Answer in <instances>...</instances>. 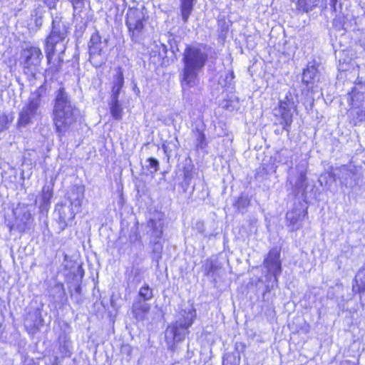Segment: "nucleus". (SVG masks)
<instances>
[{"instance_id": "nucleus-1", "label": "nucleus", "mask_w": 365, "mask_h": 365, "mask_svg": "<svg viewBox=\"0 0 365 365\" xmlns=\"http://www.w3.org/2000/svg\"><path fill=\"white\" fill-rule=\"evenodd\" d=\"M54 95L52 120L56 132L62 138L66 133L73 129L80 112L62 85L55 91Z\"/></svg>"}, {"instance_id": "nucleus-2", "label": "nucleus", "mask_w": 365, "mask_h": 365, "mask_svg": "<svg viewBox=\"0 0 365 365\" xmlns=\"http://www.w3.org/2000/svg\"><path fill=\"white\" fill-rule=\"evenodd\" d=\"M209 58L207 46L203 43L186 45L182 53L181 83L182 87L192 88L199 83V73L204 69Z\"/></svg>"}, {"instance_id": "nucleus-3", "label": "nucleus", "mask_w": 365, "mask_h": 365, "mask_svg": "<svg viewBox=\"0 0 365 365\" xmlns=\"http://www.w3.org/2000/svg\"><path fill=\"white\" fill-rule=\"evenodd\" d=\"M196 316V310L191 305L181 310L177 319L171 323L165 331L168 349L175 351V343L185 339L190 333L189 328L192 325Z\"/></svg>"}, {"instance_id": "nucleus-4", "label": "nucleus", "mask_w": 365, "mask_h": 365, "mask_svg": "<svg viewBox=\"0 0 365 365\" xmlns=\"http://www.w3.org/2000/svg\"><path fill=\"white\" fill-rule=\"evenodd\" d=\"M46 88L43 86L38 87L32 92L21 112L19 113L18 125L19 127H26L36 120L41 112L39 111L41 97L45 93Z\"/></svg>"}, {"instance_id": "nucleus-5", "label": "nucleus", "mask_w": 365, "mask_h": 365, "mask_svg": "<svg viewBox=\"0 0 365 365\" xmlns=\"http://www.w3.org/2000/svg\"><path fill=\"white\" fill-rule=\"evenodd\" d=\"M67 36V28L61 22L53 21L52 30L46 41V55L48 64L51 63L55 52L60 51L62 54L66 49L65 38Z\"/></svg>"}, {"instance_id": "nucleus-6", "label": "nucleus", "mask_w": 365, "mask_h": 365, "mask_svg": "<svg viewBox=\"0 0 365 365\" xmlns=\"http://www.w3.org/2000/svg\"><path fill=\"white\" fill-rule=\"evenodd\" d=\"M292 93L288 91L284 97L279 100V106L273 110L274 115L279 121L284 130L289 133L292 123L293 113L296 110Z\"/></svg>"}, {"instance_id": "nucleus-7", "label": "nucleus", "mask_w": 365, "mask_h": 365, "mask_svg": "<svg viewBox=\"0 0 365 365\" xmlns=\"http://www.w3.org/2000/svg\"><path fill=\"white\" fill-rule=\"evenodd\" d=\"M42 58L43 53L38 47L25 48L21 53V64L23 66L24 73L29 76L35 77Z\"/></svg>"}, {"instance_id": "nucleus-8", "label": "nucleus", "mask_w": 365, "mask_h": 365, "mask_svg": "<svg viewBox=\"0 0 365 365\" xmlns=\"http://www.w3.org/2000/svg\"><path fill=\"white\" fill-rule=\"evenodd\" d=\"M307 163L302 161L297 165L295 170L288 172L287 185L292 190L295 195L304 192L307 187Z\"/></svg>"}, {"instance_id": "nucleus-9", "label": "nucleus", "mask_w": 365, "mask_h": 365, "mask_svg": "<svg viewBox=\"0 0 365 365\" xmlns=\"http://www.w3.org/2000/svg\"><path fill=\"white\" fill-rule=\"evenodd\" d=\"M145 21V15L141 9L132 8L128 11L125 24L133 41H139L144 29Z\"/></svg>"}, {"instance_id": "nucleus-10", "label": "nucleus", "mask_w": 365, "mask_h": 365, "mask_svg": "<svg viewBox=\"0 0 365 365\" xmlns=\"http://www.w3.org/2000/svg\"><path fill=\"white\" fill-rule=\"evenodd\" d=\"M14 215L15 220L10 227L11 230L22 233L30 229L33 220L28 205L19 204L14 210Z\"/></svg>"}, {"instance_id": "nucleus-11", "label": "nucleus", "mask_w": 365, "mask_h": 365, "mask_svg": "<svg viewBox=\"0 0 365 365\" xmlns=\"http://www.w3.org/2000/svg\"><path fill=\"white\" fill-rule=\"evenodd\" d=\"M103 47L101 37L98 31L91 36L88 42L89 61L96 68L105 64L106 59L102 56Z\"/></svg>"}, {"instance_id": "nucleus-12", "label": "nucleus", "mask_w": 365, "mask_h": 365, "mask_svg": "<svg viewBox=\"0 0 365 365\" xmlns=\"http://www.w3.org/2000/svg\"><path fill=\"white\" fill-rule=\"evenodd\" d=\"M41 307L31 308L24 318V327L29 334H36L43 325L44 319L42 317Z\"/></svg>"}, {"instance_id": "nucleus-13", "label": "nucleus", "mask_w": 365, "mask_h": 365, "mask_svg": "<svg viewBox=\"0 0 365 365\" xmlns=\"http://www.w3.org/2000/svg\"><path fill=\"white\" fill-rule=\"evenodd\" d=\"M264 265L268 272L274 277V281L277 282V278L282 272L280 250L277 247L270 250L264 260Z\"/></svg>"}, {"instance_id": "nucleus-14", "label": "nucleus", "mask_w": 365, "mask_h": 365, "mask_svg": "<svg viewBox=\"0 0 365 365\" xmlns=\"http://www.w3.org/2000/svg\"><path fill=\"white\" fill-rule=\"evenodd\" d=\"M56 211L58 214V230L59 232L63 231L71 222L78 211H76L74 207L66 204L57 205Z\"/></svg>"}, {"instance_id": "nucleus-15", "label": "nucleus", "mask_w": 365, "mask_h": 365, "mask_svg": "<svg viewBox=\"0 0 365 365\" xmlns=\"http://www.w3.org/2000/svg\"><path fill=\"white\" fill-rule=\"evenodd\" d=\"M164 214L162 212H156L153 217L150 218L148 222V227L149 228L150 239L160 240L163 233V220Z\"/></svg>"}, {"instance_id": "nucleus-16", "label": "nucleus", "mask_w": 365, "mask_h": 365, "mask_svg": "<svg viewBox=\"0 0 365 365\" xmlns=\"http://www.w3.org/2000/svg\"><path fill=\"white\" fill-rule=\"evenodd\" d=\"M150 309V305L144 300L135 299L132 305V313L137 321H144L147 319Z\"/></svg>"}, {"instance_id": "nucleus-17", "label": "nucleus", "mask_w": 365, "mask_h": 365, "mask_svg": "<svg viewBox=\"0 0 365 365\" xmlns=\"http://www.w3.org/2000/svg\"><path fill=\"white\" fill-rule=\"evenodd\" d=\"M85 188L82 185H75L68 193V200L71 207H74L76 211H79L82 201L84 198Z\"/></svg>"}, {"instance_id": "nucleus-18", "label": "nucleus", "mask_w": 365, "mask_h": 365, "mask_svg": "<svg viewBox=\"0 0 365 365\" xmlns=\"http://www.w3.org/2000/svg\"><path fill=\"white\" fill-rule=\"evenodd\" d=\"M318 80L317 68L313 65L307 66L303 71L302 83L307 86V89L309 90Z\"/></svg>"}, {"instance_id": "nucleus-19", "label": "nucleus", "mask_w": 365, "mask_h": 365, "mask_svg": "<svg viewBox=\"0 0 365 365\" xmlns=\"http://www.w3.org/2000/svg\"><path fill=\"white\" fill-rule=\"evenodd\" d=\"M300 211L293 210L287 212L286 215V220L287 226L290 227L292 232L296 231L299 229L301 226L300 221Z\"/></svg>"}, {"instance_id": "nucleus-20", "label": "nucleus", "mask_w": 365, "mask_h": 365, "mask_svg": "<svg viewBox=\"0 0 365 365\" xmlns=\"http://www.w3.org/2000/svg\"><path fill=\"white\" fill-rule=\"evenodd\" d=\"M144 269L138 266H133L128 274V283L137 285L144 279Z\"/></svg>"}, {"instance_id": "nucleus-21", "label": "nucleus", "mask_w": 365, "mask_h": 365, "mask_svg": "<svg viewBox=\"0 0 365 365\" xmlns=\"http://www.w3.org/2000/svg\"><path fill=\"white\" fill-rule=\"evenodd\" d=\"M365 291V264L355 276L353 292L361 293Z\"/></svg>"}, {"instance_id": "nucleus-22", "label": "nucleus", "mask_w": 365, "mask_h": 365, "mask_svg": "<svg viewBox=\"0 0 365 365\" xmlns=\"http://www.w3.org/2000/svg\"><path fill=\"white\" fill-rule=\"evenodd\" d=\"M196 0H180V11L182 21L187 23L194 8Z\"/></svg>"}, {"instance_id": "nucleus-23", "label": "nucleus", "mask_w": 365, "mask_h": 365, "mask_svg": "<svg viewBox=\"0 0 365 365\" xmlns=\"http://www.w3.org/2000/svg\"><path fill=\"white\" fill-rule=\"evenodd\" d=\"M349 116L350 118V122L357 125L360 123L365 120V110L360 108H354L350 110Z\"/></svg>"}, {"instance_id": "nucleus-24", "label": "nucleus", "mask_w": 365, "mask_h": 365, "mask_svg": "<svg viewBox=\"0 0 365 365\" xmlns=\"http://www.w3.org/2000/svg\"><path fill=\"white\" fill-rule=\"evenodd\" d=\"M53 196V192L48 188L46 190L44 187L43 189L42 195H41V202L39 207L40 212L41 213L47 212L51 203V199Z\"/></svg>"}, {"instance_id": "nucleus-25", "label": "nucleus", "mask_w": 365, "mask_h": 365, "mask_svg": "<svg viewBox=\"0 0 365 365\" xmlns=\"http://www.w3.org/2000/svg\"><path fill=\"white\" fill-rule=\"evenodd\" d=\"M340 179L341 182L344 183L346 186H351L353 182V177L355 175V173L353 170H349L346 166L344 165L340 169ZM354 181H355L354 180Z\"/></svg>"}, {"instance_id": "nucleus-26", "label": "nucleus", "mask_w": 365, "mask_h": 365, "mask_svg": "<svg viewBox=\"0 0 365 365\" xmlns=\"http://www.w3.org/2000/svg\"><path fill=\"white\" fill-rule=\"evenodd\" d=\"M154 297L153 290L148 284H144L139 289L138 297L135 299L144 300L147 302Z\"/></svg>"}, {"instance_id": "nucleus-27", "label": "nucleus", "mask_w": 365, "mask_h": 365, "mask_svg": "<svg viewBox=\"0 0 365 365\" xmlns=\"http://www.w3.org/2000/svg\"><path fill=\"white\" fill-rule=\"evenodd\" d=\"M108 106L112 117L115 120H120L122 118L123 108L119 101H114L113 100H110Z\"/></svg>"}, {"instance_id": "nucleus-28", "label": "nucleus", "mask_w": 365, "mask_h": 365, "mask_svg": "<svg viewBox=\"0 0 365 365\" xmlns=\"http://www.w3.org/2000/svg\"><path fill=\"white\" fill-rule=\"evenodd\" d=\"M319 0H298L297 9L299 11L309 12L318 5Z\"/></svg>"}, {"instance_id": "nucleus-29", "label": "nucleus", "mask_w": 365, "mask_h": 365, "mask_svg": "<svg viewBox=\"0 0 365 365\" xmlns=\"http://www.w3.org/2000/svg\"><path fill=\"white\" fill-rule=\"evenodd\" d=\"M277 159L279 163L289 165V171L292 170V157L288 150H281L278 153Z\"/></svg>"}, {"instance_id": "nucleus-30", "label": "nucleus", "mask_w": 365, "mask_h": 365, "mask_svg": "<svg viewBox=\"0 0 365 365\" xmlns=\"http://www.w3.org/2000/svg\"><path fill=\"white\" fill-rule=\"evenodd\" d=\"M250 200L247 195H241L233 203V206L238 212H244L246 207L250 205Z\"/></svg>"}, {"instance_id": "nucleus-31", "label": "nucleus", "mask_w": 365, "mask_h": 365, "mask_svg": "<svg viewBox=\"0 0 365 365\" xmlns=\"http://www.w3.org/2000/svg\"><path fill=\"white\" fill-rule=\"evenodd\" d=\"M150 244L152 247V252L153 254V259L158 260L161 258V255L163 252V245L160 242V240L150 239Z\"/></svg>"}, {"instance_id": "nucleus-32", "label": "nucleus", "mask_w": 365, "mask_h": 365, "mask_svg": "<svg viewBox=\"0 0 365 365\" xmlns=\"http://www.w3.org/2000/svg\"><path fill=\"white\" fill-rule=\"evenodd\" d=\"M240 356L238 353H226L224 355L222 365H240Z\"/></svg>"}, {"instance_id": "nucleus-33", "label": "nucleus", "mask_w": 365, "mask_h": 365, "mask_svg": "<svg viewBox=\"0 0 365 365\" xmlns=\"http://www.w3.org/2000/svg\"><path fill=\"white\" fill-rule=\"evenodd\" d=\"M14 120V115L11 113L0 114V134L7 130L9 127V125Z\"/></svg>"}, {"instance_id": "nucleus-34", "label": "nucleus", "mask_w": 365, "mask_h": 365, "mask_svg": "<svg viewBox=\"0 0 365 365\" xmlns=\"http://www.w3.org/2000/svg\"><path fill=\"white\" fill-rule=\"evenodd\" d=\"M145 168L152 175L158 172L160 167L159 161L155 158H148L145 160Z\"/></svg>"}, {"instance_id": "nucleus-35", "label": "nucleus", "mask_w": 365, "mask_h": 365, "mask_svg": "<svg viewBox=\"0 0 365 365\" xmlns=\"http://www.w3.org/2000/svg\"><path fill=\"white\" fill-rule=\"evenodd\" d=\"M192 170L193 165L191 163H186L182 168L184 180L187 185L193 177Z\"/></svg>"}, {"instance_id": "nucleus-36", "label": "nucleus", "mask_w": 365, "mask_h": 365, "mask_svg": "<svg viewBox=\"0 0 365 365\" xmlns=\"http://www.w3.org/2000/svg\"><path fill=\"white\" fill-rule=\"evenodd\" d=\"M196 147L202 149L206 146V138L203 131L200 129H196Z\"/></svg>"}, {"instance_id": "nucleus-37", "label": "nucleus", "mask_w": 365, "mask_h": 365, "mask_svg": "<svg viewBox=\"0 0 365 365\" xmlns=\"http://www.w3.org/2000/svg\"><path fill=\"white\" fill-rule=\"evenodd\" d=\"M63 62V59L62 56H59L57 60V62L54 61L53 62L51 61V63L48 64V70L51 71L53 73H56L60 71L61 68L62 63Z\"/></svg>"}, {"instance_id": "nucleus-38", "label": "nucleus", "mask_w": 365, "mask_h": 365, "mask_svg": "<svg viewBox=\"0 0 365 365\" xmlns=\"http://www.w3.org/2000/svg\"><path fill=\"white\" fill-rule=\"evenodd\" d=\"M344 16L341 13L336 15L333 20V26L338 30L344 29Z\"/></svg>"}, {"instance_id": "nucleus-39", "label": "nucleus", "mask_w": 365, "mask_h": 365, "mask_svg": "<svg viewBox=\"0 0 365 365\" xmlns=\"http://www.w3.org/2000/svg\"><path fill=\"white\" fill-rule=\"evenodd\" d=\"M124 83V77L123 73L120 71L118 72V73L115 76L114 80H113V85L114 86H118L119 88L123 87Z\"/></svg>"}, {"instance_id": "nucleus-40", "label": "nucleus", "mask_w": 365, "mask_h": 365, "mask_svg": "<svg viewBox=\"0 0 365 365\" xmlns=\"http://www.w3.org/2000/svg\"><path fill=\"white\" fill-rule=\"evenodd\" d=\"M217 269L216 265L213 263L212 261H207L205 267V274L206 275H210L213 273Z\"/></svg>"}, {"instance_id": "nucleus-41", "label": "nucleus", "mask_w": 365, "mask_h": 365, "mask_svg": "<svg viewBox=\"0 0 365 365\" xmlns=\"http://www.w3.org/2000/svg\"><path fill=\"white\" fill-rule=\"evenodd\" d=\"M120 90L121 88L113 86L110 100H113L114 101L118 100Z\"/></svg>"}, {"instance_id": "nucleus-42", "label": "nucleus", "mask_w": 365, "mask_h": 365, "mask_svg": "<svg viewBox=\"0 0 365 365\" xmlns=\"http://www.w3.org/2000/svg\"><path fill=\"white\" fill-rule=\"evenodd\" d=\"M73 5V9H81L84 5L85 0H68Z\"/></svg>"}, {"instance_id": "nucleus-43", "label": "nucleus", "mask_w": 365, "mask_h": 365, "mask_svg": "<svg viewBox=\"0 0 365 365\" xmlns=\"http://www.w3.org/2000/svg\"><path fill=\"white\" fill-rule=\"evenodd\" d=\"M162 148L163 150L165 155L168 158V160H169L171 156V152H172V149L170 147V143H163Z\"/></svg>"}, {"instance_id": "nucleus-44", "label": "nucleus", "mask_w": 365, "mask_h": 365, "mask_svg": "<svg viewBox=\"0 0 365 365\" xmlns=\"http://www.w3.org/2000/svg\"><path fill=\"white\" fill-rule=\"evenodd\" d=\"M359 44L365 48V29L361 31L360 37L359 38Z\"/></svg>"}, {"instance_id": "nucleus-45", "label": "nucleus", "mask_w": 365, "mask_h": 365, "mask_svg": "<svg viewBox=\"0 0 365 365\" xmlns=\"http://www.w3.org/2000/svg\"><path fill=\"white\" fill-rule=\"evenodd\" d=\"M356 93H359V91H358V88H354L352 89L351 92L349 93L352 101L356 97Z\"/></svg>"}, {"instance_id": "nucleus-46", "label": "nucleus", "mask_w": 365, "mask_h": 365, "mask_svg": "<svg viewBox=\"0 0 365 365\" xmlns=\"http://www.w3.org/2000/svg\"><path fill=\"white\" fill-rule=\"evenodd\" d=\"M62 348L63 349V351L64 354L66 355L67 353L68 352V347H67V345L66 344V343H64L63 346L61 345V349H62Z\"/></svg>"}, {"instance_id": "nucleus-47", "label": "nucleus", "mask_w": 365, "mask_h": 365, "mask_svg": "<svg viewBox=\"0 0 365 365\" xmlns=\"http://www.w3.org/2000/svg\"><path fill=\"white\" fill-rule=\"evenodd\" d=\"M76 292H80V290H81V287H80V286H78V287H76Z\"/></svg>"}, {"instance_id": "nucleus-48", "label": "nucleus", "mask_w": 365, "mask_h": 365, "mask_svg": "<svg viewBox=\"0 0 365 365\" xmlns=\"http://www.w3.org/2000/svg\"><path fill=\"white\" fill-rule=\"evenodd\" d=\"M230 77H231V78H233V73H232L230 74Z\"/></svg>"}, {"instance_id": "nucleus-49", "label": "nucleus", "mask_w": 365, "mask_h": 365, "mask_svg": "<svg viewBox=\"0 0 365 365\" xmlns=\"http://www.w3.org/2000/svg\"><path fill=\"white\" fill-rule=\"evenodd\" d=\"M350 365H356V364L354 363H351V364H350Z\"/></svg>"}]
</instances>
